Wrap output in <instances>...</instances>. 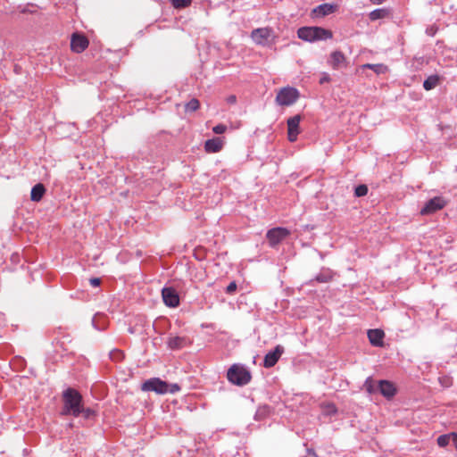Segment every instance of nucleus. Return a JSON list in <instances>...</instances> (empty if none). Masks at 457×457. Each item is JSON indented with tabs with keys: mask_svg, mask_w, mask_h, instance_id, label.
<instances>
[{
	"mask_svg": "<svg viewBox=\"0 0 457 457\" xmlns=\"http://www.w3.org/2000/svg\"><path fill=\"white\" fill-rule=\"evenodd\" d=\"M361 68L362 70L370 69L377 74H383L387 71V67L382 63H376V64L366 63V64L361 65Z\"/></svg>",
	"mask_w": 457,
	"mask_h": 457,
	"instance_id": "21",
	"label": "nucleus"
},
{
	"mask_svg": "<svg viewBox=\"0 0 457 457\" xmlns=\"http://www.w3.org/2000/svg\"><path fill=\"white\" fill-rule=\"evenodd\" d=\"M227 378L234 385L245 386L250 382L252 376L243 366L234 364L228 369Z\"/></svg>",
	"mask_w": 457,
	"mask_h": 457,
	"instance_id": "4",
	"label": "nucleus"
},
{
	"mask_svg": "<svg viewBox=\"0 0 457 457\" xmlns=\"http://www.w3.org/2000/svg\"><path fill=\"white\" fill-rule=\"evenodd\" d=\"M302 120L301 115L297 114L290 117L287 121V138L290 142H295L297 139L298 135L301 132L300 121Z\"/></svg>",
	"mask_w": 457,
	"mask_h": 457,
	"instance_id": "8",
	"label": "nucleus"
},
{
	"mask_svg": "<svg viewBox=\"0 0 457 457\" xmlns=\"http://www.w3.org/2000/svg\"><path fill=\"white\" fill-rule=\"evenodd\" d=\"M290 235V231L286 228H274L268 230L266 237L270 246L278 245L282 240Z\"/></svg>",
	"mask_w": 457,
	"mask_h": 457,
	"instance_id": "6",
	"label": "nucleus"
},
{
	"mask_svg": "<svg viewBox=\"0 0 457 457\" xmlns=\"http://www.w3.org/2000/svg\"><path fill=\"white\" fill-rule=\"evenodd\" d=\"M368 194V187L366 185H359L355 187L354 195L357 197L364 196Z\"/></svg>",
	"mask_w": 457,
	"mask_h": 457,
	"instance_id": "27",
	"label": "nucleus"
},
{
	"mask_svg": "<svg viewBox=\"0 0 457 457\" xmlns=\"http://www.w3.org/2000/svg\"><path fill=\"white\" fill-rule=\"evenodd\" d=\"M327 81H329V78L328 77H324L320 79V84H323L324 82H327Z\"/></svg>",
	"mask_w": 457,
	"mask_h": 457,
	"instance_id": "35",
	"label": "nucleus"
},
{
	"mask_svg": "<svg viewBox=\"0 0 457 457\" xmlns=\"http://www.w3.org/2000/svg\"><path fill=\"white\" fill-rule=\"evenodd\" d=\"M440 82V77L438 75H431L425 79L423 82V87L428 91L435 88Z\"/></svg>",
	"mask_w": 457,
	"mask_h": 457,
	"instance_id": "20",
	"label": "nucleus"
},
{
	"mask_svg": "<svg viewBox=\"0 0 457 457\" xmlns=\"http://www.w3.org/2000/svg\"><path fill=\"white\" fill-rule=\"evenodd\" d=\"M89 283L93 287H98L101 284V279L98 278H92L89 279Z\"/></svg>",
	"mask_w": 457,
	"mask_h": 457,
	"instance_id": "31",
	"label": "nucleus"
},
{
	"mask_svg": "<svg viewBox=\"0 0 457 457\" xmlns=\"http://www.w3.org/2000/svg\"><path fill=\"white\" fill-rule=\"evenodd\" d=\"M378 387L381 395L386 398H392L396 394L395 385L388 380H380Z\"/></svg>",
	"mask_w": 457,
	"mask_h": 457,
	"instance_id": "14",
	"label": "nucleus"
},
{
	"mask_svg": "<svg viewBox=\"0 0 457 457\" xmlns=\"http://www.w3.org/2000/svg\"><path fill=\"white\" fill-rule=\"evenodd\" d=\"M373 4H379L383 3L385 0H370Z\"/></svg>",
	"mask_w": 457,
	"mask_h": 457,
	"instance_id": "36",
	"label": "nucleus"
},
{
	"mask_svg": "<svg viewBox=\"0 0 457 457\" xmlns=\"http://www.w3.org/2000/svg\"><path fill=\"white\" fill-rule=\"evenodd\" d=\"M299 38L304 41L327 40L333 37V33L329 29L321 27H303L297 30Z\"/></svg>",
	"mask_w": 457,
	"mask_h": 457,
	"instance_id": "2",
	"label": "nucleus"
},
{
	"mask_svg": "<svg viewBox=\"0 0 457 457\" xmlns=\"http://www.w3.org/2000/svg\"><path fill=\"white\" fill-rule=\"evenodd\" d=\"M88 45V39L85 36L78 33L71 36V48L73 52L80 54L87 48Z\"/></svg>",
	"mask_w": 457,
	"mask_h": 457,
	"instance_id": "10",
	"label": "nucleus"
},
{
	"mask_svg": "<svg viewBox=\"0 0 457 457\" xmlns=\"http://www.w3.org/2000/svg\"><path fill=\"white\" fill-rule=\"evenodd\" d=\"M62 415L79 416V409L83 404L82 395L74 388H67L62 393Z\"/></svg>",
	"mask_w": 457,
	"mask_h": 457,
	"instance_id": "1",
	"label": "nucleus"
},
{
	"mask_svg": "<svg viewBox=\"0 0 457 457\" xmlns=\"http://www.w3.org/2000/svg\"><path fill=\"white\" fill-rule=\"evenodd\" d=\"M328 413H336L337 412V408L334 404L330 403V404H328Z\"/></svg>",
	"mask_w": 457,
	"mask_h": 457,
	"instance_id": "32",
	"label": "nucleus"
},
{
	"mask_svg": "<svg viewBox=\"0 0 457 457\" xmlns=\"http://www.w3.org/2000/svg\"><path fill=\"white\" fill-rule=\"evenodd\" d=\"M330 65L338 70L347 66L346 57L341 51H334L330 54Z\"/></svg>",
	"mask_w": 457,
	"mask_h": 457,
	"instance_id": "13",
	"label": "nucleus"
},
{
	"mask_svg": "<svg viewBox=\"0 0 457 457\" xmlns=\"http://www.w3.org/2000/svg\"><path fill=\"white\" fill-rule=\"evenodd\" d=\"M271 33L272 31L269 28H260L252 31L251 37L257 45H266L271 37Z\"/></svg>",
	"mask_w": 457,
	"mask_h": 457,
	"instance_id": "11",
	"label": "nucleus"
},
{
	"mask_svg": "<svg viewBox=\"0 0 457 457\" xmlns=\"http://www.w3.org/2000/svg\"><path fill=\"white\" fill-rule=\"evenodd\" d=\"M141 388L143 391H154L158 394L175 393L179 390V386L177 384L170 386L158 378L146 380L143 383Z\"/></svg>",
	"mask_w": 457,
	"mask_h": 457,
	"instance_id": "3",
	"label": "nucleus"
},
{
	"mask_svg": "<svg viewBox=\"0 0 457 457\" xmlns=\"http://www.w3.org/2000/svg\"><path fill=\"white\" fill-rule=\"evenodd\" d=\"M364 387L369 394H373L377 390V386H375L374 381L370 378L366 379L364 383Z\"/></svg>",
	"mask_w": 457,
	"mask_h": 457,
	"instance_id": "25",
	"label": "nucleus"
},
{
	"mask_svg": "<svg viewBox=\"0 0 457 457\" xmlns=\"http://www.w3.org/2000/svg\"><path fill=\"white\" fill-rule=\"evenodd\" d=\"M79 416H82L84 419H90L95 415V411L90 408H85L83 405L79 409Z\"/></svg>",
	"mask_w": 457,
	"mask_h": 457,
	"instance_id": "26",
	"label": "nucleus"
},
{
	"mask_svg": "<svg viewBox=\"0 0 457 457\" xmlns=\"http://www.w3.org/2000/svg\"><path fill=\"white\" fill-rule=\"evenodd\" d=\"M387 15H388V11L387 10H386V9H377V10L372 11L370 13V19L371 21H376V20H378V19L385 18Z\"/></svg>",
	"mask_w": 457,
	"mask_h": 457,
	"instance_id": "22",
	"label": "nucleus"
},
{
	"mask_svg": "<svg viewBox=\"0 0 457 457\" xmlns=\"http://www.w3.org/2000/svg\"><path fill=\"white\" fill-rule=\"evenodd\" d=\"M284 353V347L280 345H277L275 349L271 352H269L263 360V366L265 368H271L276 365V363L280 359L281 355Z\"/></svg>",
	"mask_w": 457,
	"mask_h": 457,
	"instance_id": "12",
	"label": "nucleus"
},
{
	"mask_svg": "<svg viewBox=\"0 0 457 457\" xmlns=\"http://www.w3.org/2000/svg\"><path fill=\"white\" fill-rule=\"evenodd\" d=\"M336 7L329 4H323L313 9V13L316 16L323 17L335 12Z\"/></svg>",
	"mask_w": 457,
	"mask_h": 457,
	"instance_id": "19",
	"label": "nucleus"
},
{
	"mask_svg": "<svg viewBox=\"0 0 457 457\" xmlns=\"http://www.w3.org/2000/svg\"><path fill=\"white\" fill-rule=\"evenodd\" d=\"M237 288V283L235 281H232L227 287L226 293L228 295H232L236 292Z\"/></svg>",
	"mask_w": 457,
	"mask_h": 457,
	"instance_id": "30",
	"label": "nucleus"
},
{
	"mask_svg": "<svg viewBox=\"0 0 457 457\" xmlns=\"http://www.w3.org/2000/svg\"><path fill=\"white\" fill-rule=\"evenodd\" d=\"M223 141L220 137L208 139L204 143V150L207 153H218L222 149Z\"/></svg>",
	"mask_w": 457,
	"mask_h": 457,
	"instance_id": "17",
	"label": "nucleus"
},
{
	"mask_svg": "<svg viewBox=\"0 0 457 457\" xmlns=\"http://www.w3.org/2000/svg\"><path fill=\"white\" fill-rule=\"evenodd\" d=\"M168 346L172 350L181 349L191 344L190 340L185 337H170L168 340Z\"/></svg>",
	"mask_w": 457,
	"mask_h": 457,
	"instance_id": "15",
	"label": "nucleus"
},
{
	"mask_svg": "<svg viewBox=\"0 0 457 457\" xmlns=\"http://www.w3.org/2000/svg\"><path fill=\"white\" fill-rule=\"evenodd\" d=\"M452 439H453V443L454 446L457 449V434L453 433L452 434Z\"/></svg>",
	"mask_w": 457,
	"mask_h": 457,
	"instance_id": "34",
	"label": "nucleus"
},
{
	"mask_svg": "<svg viewBox=\"0 0 457 457\" xmlns=\"http://www.w3.org/2000/svg\"><path fill=\"white\" fill-rule=\"evenodd\" d=\"M170 3L175 9H181L189 6L192 0H170Z\"/></svg>",
	"mask_w": 457,
	"mask_h": 457,
	"instance_id": "24",
	"label": "nucleus"
},
{
	"mask_svg": "<svg viewBox=\"0 0 457 457\" xmlns=\"http://www.w3.org/2000/svg\"><path fill=\"white\" fill-rule=\"evenodd\" d=\"M236 101H237V97H236V96H233V95H232V96H229L227 98V102H228V104H235V103H236Z\"/></svg>",
	"mask_w": 457,
	"mask_h": 457,
	"instance_id": "33",
	"label": "nucleus"
},
{
	"mask_svg": "<svg viewBox=\"0 0 457 457\" xmlns=\"http://www.w3.org/2000/svg\"><path fill=\"white\" fill-rule=\"evenodd\" d=\"M299 91L291 87H286L281 88L276 96V102L279 105L288 106L295 104L299 98Z\"/></svg>",
	"mask_w": 457,
	"mask_h": 457,
	"instance_id": "5",
	"label": "nucleus"
},
{
	"mask_svg": "<svg viewBox=\"0 0 457 457\" xmlns=\"http://www.w3.org/2000/svg\"><path fill=\"white\" fill-rule=\"evenodd\" d=\"M200 107V103L196 98L191 99L186 105H185V111L186 112H195Z\"/></svg>",
	"mask_w": 457,
	"mask_h": 457,
	"instance_id": "23",
	"label": "nucleus"
},
{
	"mask_svg": "<svg viewBox=\"0 0 457 457\" xmlns=\"http://www.w3.org/2000/svg\"><path fill=\"white\" fill-rule=\"evenodd\" d=\"M384 337L385 333L381 329H370L368 331V338L374 346H382Z\"/></svg>",
	"mask_w": 457,
	"mask_h": 457,
	"instance_id": "16",
	"label": "nucleus"
},
{
	"mask_svg": "<svg viewBox=\"0 0 457 457\" xmlns=\"http://www.w3.org/2000/svg\"><path fill=\"white\" fill-rule=\"evenodd\" d=\"M162 297L169 307H177L179 304V296L173 287H164L162 290Z\"/></svg>",
	"mask_w": 457,
	"mask_h": 457,
	"instance_id": "9",
	"label": "nucleus"
},
{
	"mask_svg": "<svg viewBox=\"0 0 457 457\" xmlns=\"http://www.w3.org/2000/svg\"><path fill=\"white\" fill-rule=\"evenodd\" d=\"M46 193V188L43 184L38 183L35 185L30 192V199L34 202H39Z\"/></svg>",
	"mask_w": 457,
	"mask_h": 457,
	"instance_id": "18",
	"label": "nucleus"
},
{
	"mask_svg": "<svg viewBox=\"0 0 457 457\" xmlns=\"http://www.w3.org/2000/svg\"><path fill=\"white\" fill-rule=\"evenodd\" d=\"M447 202L441 196H435L432 199L428 200L423 208L420 210L421 215H429L435 213L436 212L442 210Z\"/></svg>",
	"mask_w": 457,
	"mask_h": 457,
	"instance_id": "7",
	"label": "nucleus"
},
{
	"mask_svg": "<svg viewBox=\"0 0 457 457\" xmlns=\"http://www.w3.org/2000/svg\"><path fill=\"white\" fill-rule=\"evenodd\" d=\"M451 438H452V435L439 436L437 438V444L439 446L445 447L449 444Z\"/></svg>",
	"mask_w": 457,
	"mask_h": 457,
	"instance_id": "28",
	"label": "nucleus"
},
{
	"mask_svg": "<svg viewBox=\"0 0 457 457\" xmlns=\"http://www.w3.org/2000/svg\"><path fill=\"white\" fill-rule=\"evenodd\" d=\"M227 130V126L224 124H218L212 128V131L215 134H223Z\"/></svg>",
	"mask_w": 457,
	"mask_h": 457,
	"instance_id": "29",
	"label": "nucleus"
}]
</instances>
